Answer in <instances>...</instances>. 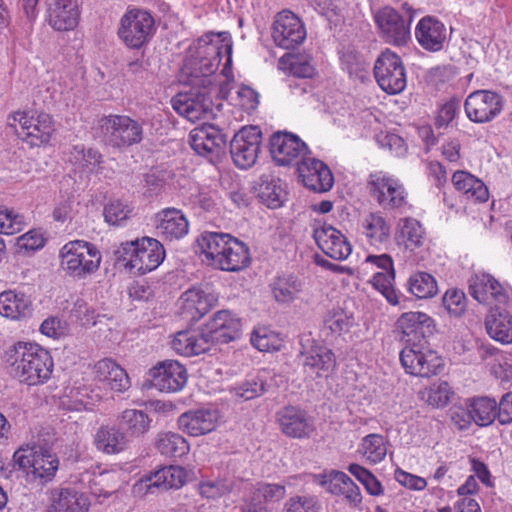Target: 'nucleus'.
Wrapping results in <instances>:
<instances>
[{"label": "nucleus", "instance_id": "f257e3e1", "mask_svg": "<svg viewBox=\"0 0 512 512\" xmlns=\"http://www.w3.org/2000/svg\"><path fill=\"white\" fill-rule=\"evenodd\" d=\"M231 62L230 35L227 32L207 33L190 46L182 71L192 86L216 87L225 98L233 80Z\"/></svg>", "mask_w": 512, "mask_h": 512}, {"label": "nucleus", "instance_id": "f03ea898", "mask_svg": "<svg viewBox=\"0 0 512 512\" xmlns=\"http://www.w3.org/2000/svg\"><path fill=\"white\" fill-rule=\"evenodd\" d=\"M9 373L20 382L38 385L50 379L53 359L50 353L36 343L18 342L6 351Z\"/></svg>", "mask_w": 512, "mask_h": 512}, {"label": "nucleus", "instance_id": "7ed1b4c3", "mask_svg": "<svg viewBox=\"0 0 512 512\" xmlns=\"http://www.w3.org/2000/svg\"><path fill=\"white\" fill-rule=\"evenodd\" d=\"M13 461L25 475L26 482L42 488L52 481L59 467L57 456L39 446H22L13 454Z\"/></svg>", "mask_w": 512, "mask_h": 512}, {"label": "nucleus", "instance_id": "20e7f679", "mask_svg": "<svg viewBox=\"0 0 512 512\" xmlns=\"http://www.w3.org/2000/svg\"><path fill=\"white\" fill-rule=\"evenodd\" d=\"M60 260L61 268L68 276L82 280L98 270L102 256L93 244L75 240L61 248Z\"/></svg>", "mask_w": 512, "mask_h": 512}, {"label": "nucleus", "instance_id": "39448f33", "mask_svg": "<svg viewBox=\"0 0 512 512\" xmlns=\"http://www.w3.org/2000/svg\"><path fill=\"white\" fill-rule=\"evenodd\" d=\"M99 129L106 146L124 150L143 140V123L128 115L110 114L99 120Z\"/></svg>", "mask_w": 512, "mask_h": 512}, {"label": "nucleus", "instance_id": "423d86ee", "mask_svg": "<svg viewBox=\"0 0 512 512\" xmlns=\"http://www.w3.org/2000/svg\"><path fill=\"white\" fill-rule=\"evenodd\" d=\"M8 125L30 147L49 143L55 128L52 117L44 112L17 111L8 116Z\"/></svg>", "mask_w": 512, "mask_h": 512}, {"label": "nucleus", "instance_id": "0eeeda50", "mask_svg": "<svg viewBox=\"0 0 512 512\" xmlns=\"http://www.w3.org/2000/svg\"><path fill=\"white\" fill-rule=\"evenodd\" d=\"M406 15H401L391 6H384L374 12V21L380 37L388 44L405 46L411 39L410 26L414 9L408 3L402 4Z\"/></svg>", "mask_w": 512, "mask_h": 512}, {"label": "nucleus", "instance_id": "6e6552de", "mask_svg": "<svg viewBox=\"0 0 512 512\" xmlns=\"http://www.w3.org/2000/svg\"><path fill=\"white\" fill-rule=\"evenodd\" d=\"M155 31V21L149 12L129 9L120 20L118 36L129 48L139 49L151 40Z\"/></svg>", "mask_w": 512, "mask_h": 512}, {"label": "nucleus", "instance_id": "1a4fd4ad", "mask_svg": "<svg viewBox=\"0 0 512 512\" xmlns=\"http://www.w3.org/2000/svg\"><path fill=\"white\" fill-rule=\"evenodd\" d=\"M400 362L406 373L430 377L438 373L443 366L442 358L425 343L405 344L400 352Z\"/></svg>", "mask_w": 512, "mask_h": 512}, {"label": "nucleus", "instance_id": "9d476101", "mask_svg": "<svg viewBox=\"0 0 512 512\" xmlns=\"http://www.w3.org/2000/svg\"><path fill=\"white\" fill-rule=\"evenodd\" d=\"M367 188L370 195L386 210L400 208L406 204L407 192L399 179L376 171L369 175Z\"/></svg>", "mask_w": 512, "mask_h": 512}, {"label": "nucleus", "instance_id": "9b49d317", "mask_svg": "<svg viewBox=\"0 0 512 512\" xmlns=\"http://www.w3.org/2000/svg\"><path fill=\"white\" fill-rule=\"evenodd\" d=\"M375 79L388 94L402 92L407 84L406 73L400 57L389 49L383 51L374 65Z\"/></svg>", "mask_w": 512, "mask_h": 512}, {"label": "nucleus", "instance_id": "f8f14e48", "mask_svg": "<svg viewBox=\"0 0 512 512\" xmlns=\"http://www.w3.org/2000/svg\"><path fill=\"white\" fill-rule=\"evenodd\" d=\"M505 99L492 90H476L471 92L465 102L464 110L467 118L474 123H489L503 111Z\"/></svg>", "mask_w": 512, "mask_h": 512}, {"label": "nucleus", "instance_id": "ddd939ff", "mask_svg": "<svg viewBox=\"0 0 512 512\" xmlns=\"http://www.w3.org/2000/svg\"><path fill=\"white\" fill-rule=\"evenodd\" d=\"M306 342L300 352L304 374L313 380L327 378L336 366L334 353L314 340L307 339Z\"/></svg>", "mask_w": 512, "mask_h": 512}, {"label": "nucleus", "instance_id": "4468645a", "mask_svg": "<svg viewBox=\"0 0 512 512\" xmlns=\"http://www.w3.org/2000/svg\"><path fill=\"white\" fill-rule=\"evenodd\" d=\"M261 131L256 126L243 127L230 143V153L234 164L247 169L255 164L260 151Z\"/></svg>", "mask_w": 512, "mask_h": 512}, {"label": "nucleus", "instance_id": "2eb2a0df", "mask_svg": "<svg viewBox=\"0 0 512 512\" xmlns=\"http://www.w3.org/2000/svg\"><path fill=\"white\" fill-rule=\"evenodd\" d=\"M308 151L306 144L296 135L277 132L270 138V154L279 166H289L305 159Z\"/></svg>", "mask_w": 512, "mask_h": 512}, {"label": "nucleus", "instance_id": "dca6fc26", "mask_svg": "<svg viewBox=\"0 0 512 512\" xmlns=\"http://www.w3.org/2000/svg\"><path fill=\"white\" fill-rule=\"evenodd\" d=\"M151 385L164 392L180 391L187 383V371L177 360H164L150 368L148 372Z\"/></svg>", "mask_w": 512, "mask_h": 512}, {"label": "nucleus", "instance_id": "f3484780", "mask_svg": "<svg viewBox=\"0 0 512 512\" xmlns=\"http://www.w3.org/2000/svg\"><path fill=\"white\" fill-rule=\"evenodd\" d=\"M186 477V471L180 466L163 467L137 481L133 485V493L144 496L147 493H154L156 489H178L184 485Z\"/></svg>", "mask_w": 512, "mask_h": 512}, {"label": "nucleus", "instance_id": "a211bd4d", "mask_svg": "<svg viewBox=\"0 0 512 512\" xmlns=\"http://www.w3.org/2000/svg\"><path fill=\"white\" fill-rule=\"evenodd\" d=\"M272 37L278 47L294 49L304 41L306 31L301 20L295 14L284 10L275 18Z\"/></svg>", "mask_w": 512, "mask_h": 512}, {"label": "nucleus", "instance_id": "6ab92c4d", "mask_svg": "<svg viewBox=\"0 0 512 512\" xmlns=\"http://www.w3.org/2000/svg\"><path fill=\"white\" fill-rule=\"evenodd\" d=\"M218 293L199 287H192L182 293L178 300L179 313L190 321H197L207 314L218 302Z\"/></svg>", "mask_w": 512, "mask_h": 512}, {"label": "nucleus", "instance_id": "aec40b11", "mask_svg": "<svg viewBox=\"0 0 512 512\" xmlns=\"http://www.w3.org/2000/svg\"><path fill=\"white\" fill-rule=\"evenodd\" d=\"M219 93L218 88H203V92L194 95H178L172 100L173 108L189 121L195 122L208 118L212 113L211 94Z\"/></svg>", "mask_w": 512, "mask_h": 512}, {"label": "nucleus", "instance_id": "412c9836", "mask_svg": "<svg viewBox=\"0 0 512 512\" xmlns=\"http://www.w3.org/2000/svg\"><path fill=\"white\" fill-rule=\"evenodd\" d=\"M313 238L319 249L334 260H345L352 252V245L345 235L331 225L316 226L313 229Z\"/></svg>", "mask_w": 512, "mask_h": 512}, {"label": "nucleus", "instance_id": "4be33fe9", "mask_svg": "<svg viewBox=\"0 0 512 512\" xmlns=\"http://www.w3.org/2000/svg\"><path fill=\"white\" fill-rule=\"evenodd\" d=\"M241 323L229 310H219L213 314L203 329L208 343H229L240 335Z\"/></svg>", "mask_w": 512, "mask_h": 512}, {"label": "nucleus", "instance_id": "5701e85b", "mask_svg": "<svg viewBox=\"0 0 512 512\" xmlns=\"http://www.w3.org/2000/svg\"><path fill=\"white\" fill-rule=\"evenodd\" d=\"M46 21L56 31H71L78 25V0H45Z\"/></svg>", "mask_w": 512, "mask_h": 512}, {"label": "nucleus", "instance_id": "b1692460", "mask_svg": "<svg viewBox=\"0 0 512 512\" xmlns=\"http://www.w3.org/2000/svg\"><path fill=\"white\" fill-rule=\"evenodd\" d=\"M469 293L479 303L492 305L508 299L502 284L488 273H478L469 279Z\"/></svg>", "mask_w": 512, "mask_h": 512}, {"label": "nucleus", "instance_id": "393cba45", "mask_svg": "<svg viewBox=\"0 0 512 512\" xmlns=\"http://www.w3.org/2000/svg\"><path fill=\"white\" fill-rule=\"evenodd\" d=\"M433 319L426 313L410 311L403 313L397 320V328L405 344L425 343L426 336L433 331Z\"/></svg>", "mask_w": 512, "mask_h": 512}, {"label": "nucleus", "instance_id": "a878e982", "mask_svg": "<svg viewBox=\"0 0 512 512\" xmlns=\"http://www.w3.org/2000/svg\"><path fill=\"white\" fill-rule=\"evenodd\" d=\"M299 177L308 189L315 192H326L334 183V178L329 167L315 158L303 159L298 168Z\"/></svg>", "mask_w": 512, "mask_h": 512}, {"label": "nucleus", "instance_id": "bb28decb", "mask_svg": "<svg viewBox=\"0 0 512 512\" xmlns=\"http://www.w3.org/2000/svg\"><path fill=\"white\" fill-rule=\"evenodd\" d=\"M415 37L424 50L438 52L444 48L448 32L442 21L433 16H425L415 27Z\"/></svg>", "mask_w": 512, "mask_h": 512}, {"label": "nucleus", "instance_id": "cd10ccee", "mask_svg": "<svg viewBox=\"0 0 512 512\" xmlns=\"http://www.w3.org/2000/svg\"><path fill=\"white\" fill-rule=\"evenodd\" d=\"M233 236L222 232H204L197 238V248L202 261L217 269L220 257H224Z\"/></svg>", "mask_w": 512, "mask_h": 512}, {"label": "nucleus", "instance_id": "c85d7f7f", "mask_svg": "<svg viewBox=\"0 0 512 512\" xmlns=\"http://www.w3.org/2000/svg\"><path fill=\"white\" fill-rule=\"evenodd\" d=\"M192 149L202 156H217L224 143L222 133L211 124L195 127L189 134Z\"/></svg>", "mask_w": 512, "mask_h": 512}, {"label": "nucleus", "instance_id": "c756f323", "mask_svg": "<svg viewBox=\"0 0 512 512\" xmlns=\"http://www.w3.org/2000/svg\"><path fill=\"white\" fill-rule=\"evenodd\" d=\"M218 413L211 409L190 410L178 418L180 430L190 436L198 437L212 432L217 425Z\"/></svg>", "mask_w": 512, "mask_h": 512}, {"label": "nucleus", "instance_id": "7c9ffc66", "mask_svg": "<svg viewBox=\"0 0 512 512\" xmlns=\"http://www.w3.org/2000/svg\"><path fill=\"white\" fill-rule=\"evenodd\" d=\"M281 431L288 437H308L314 430L313 423L307 414L294 406H288L277 413Z\"/></svg>", "mask_w": 512, "mask_h": 512}, {"label": "nucleus", "instance_id": "2f4dec72", "mask_svg": "<svg viewBox=\"0 0 512 512\" xmlns=\"http://www.w3.org/2000/svg\"><path fill=\"white\" fill-rule=\"evenodd\" d=\"M165 258L163 245L150 237L140 238L137 254L132 260V269L140 274H146L156 269Z\"/></svg>", "mask_w": 512, "mask_h": 512}, {"label": "nucleus", "instance_id": "473e14b6", "mask_svg": "<svg viewBox=\"0 0 512 512\" xmlns=\"http://www.w3.org/2000/svg\"><path fill=\"white\" fill-rule=\"evenodd\" d=\"M95 378L105 383L112 391L124 392L130 387L126 371L109 358L99 360L93 367Z\"/></svg>", "mask_w": 512, "mask_h": 512}, {"label": "nucleus", "instance_id": "72a5a7b5", "mask_svg": "<svg viewBox=\"0 0 512 512\" xmlns=\"http://www.w3.org/2000/svg\"><path fill=\"white\" fill-rule=\"evenodd\" d=\"M156 229L166 239H180L187 235L189 223L180 210L168 208L157 214Z\"/></svg>", "mask_w": 512, "mask_h": 512}, {"label": "nucleus", "instance_id": "f704fd0d", "mask_svg": "<svg viewBox=\"0 0 512 512\" xmlns=\"http://www.w3.org/2000/svg\"><path fill=\"white\" fill-rule=\"evenodd\" d=\"M88 498L73 489L60 488L50 492V509L54 512H87Z\"/></svg>", "mask_w": 512, "mask_h": 512}, {"label": "nucleus", "instance_id": "c9c22d12", "mask_svg": "<svg viewBox=\"0 0 512 512\" xmlns=\"http://www.w3.org/2000/svg\"><path fill=\"white\" fill-rule=\"evenodd\" d=\"M32 302L23 292L7 290L0 293V315L7 319L19 320L30 316Z\"/></svg>", "mask_w": 512, "mask_h": 512}, {"label": "nucleus", "instance_id": "e433bc0d", "mask_svg": "<svg viewBox=\"0 0 512 512\" xmlns=\"http://www.w3.org/2000/svg\"><path fill=\"white\" fill-rule=\"evenodd\" d=\"M425 240V229L417 219L406 217L399 220L396 241L400 247L409 252H414L423 246Z\"/></svg>", "mask_w": 512, "mask_h": 512}, {"label": "nucleus", "instance_id": "4c0bfd02", "mask_svg": "<svg viewBox=\"0 0 512 512\" xmlns=\"http://www.w3.org/2000/svg\"><path fill=\"white\" fill-rule=\"evenodd\" d=\"M361 232L370 245L380 247L389 241L391 226L380 212H371L363 217Z\"/></svg>", "mask_w": 512, "mask_h": 512}, {"label": "nucleus", "instance_id": "58836bf2", "mask_svg": "<svg viewBox=\"0 0 512 512\" xmlns=\"http://www.w3.org/2000/svg\"><path fill=\"white\" fill-rule=\"evenodd\" d=\"M208 338L204 331L186 330L176 333L171 341V348L183 356H194L209 349Z\"/></svg>", "mask_w": 512, "mask_h": 512}, {"label": "nucleus", "instance_id": "ea45409f", "mask_svg": "<svg viewBox=\"0 0 512 512\" xmlns=\"http://www.w3.org/2000/svg\"><path fill=\"white\" fill-rule=\"evenodd\" d=\"M128 436L115 426H101L94 435L96 448L104 454H118L127 448Z\"/></svg>", "mask_w": 512, "mask_h": 512}, {"label": "nucleus", "instance_id": "a19ab883", "mask_svg": "<svg viewBox=\"0 0 512 512\" xmlns=\"http://www.w3.org/2000/svg\"><path fill=\"white\" fill-rule=\"evenodd\" d=\"M488 335L502 343H512V315L503 309H492L485 319Z\"/></svg>", "mask_w": 512, "mask_h": 512}, {"label": "nucleus", "instance_id": "79ce46f5", "mask_svg": "<svg viewBox=\"0 0 512 512\" xmlns=\"http://www.w3.org/2000/svg\"><path fill=\"white\" fill-rule=\"evenodd\" d=\"M452 183L467 199L475 202H486L489 199V191L484 182L467 171H456L452 176Z\"/></svg>", "mask_w": 512, "mask_h": 512}, {"label": "nucleus", "instance_id": "37998d69", "mask_svg": "<svg viewBox=\"0 0 512 512\" xmlns=\"http://www.w3.org/2000/svg\"><path fill=\"white\" fill-rule=\"evenodd\" d=\"M251 257L246 244L234 237L224 257H220L217 269L238 272L249 266Z\"/></svg>", "mask_w": 512, "mask_h": 512}, {"label": "nucleus", "instance_id": "c03bdc74", "mask_svg": "<svg viewBox=\"0 0 512 512\" xmlns=\"http://www.w3.org/2000/svg\"><path fill=\"white\" fill-rule=\"evenodd\" d=\"M68 160L75 166V170L92 174L100 172L103 157L93 148L85 149L82 145H76L70 151Z\"/></svg>", "mask_w": 512, "mask_h": 512}, {"label": "nucleus", "instance_id": "a18cd8bd", "mask_svg": "<svg viewBox=\"0 0 512 512\" xmlns=\"http://www.w3.org/2000/svg\"><path fill=\"white\" fill-rule=\"evenodd\" d=\"M151 419L142 410L126 409L118 416L121 428L126 431L127 436L139 437L150 429Z\"/></svg>", "mask_w": 512, "mask_h": 512}, {"label": "nucleus", "instance_id": "49530a36", "mask_svg": "<svg viewBox=\"0 0 512 512\" xmlns=\"http://www.w3.org/2000/svg\"><path fill=\"white\" fill-rule=\"evenodd\" d=\"M302 289V280L293 274L280 275L272 283L273 297L279 303L293 301Z\"/></svg>", "mask_w": 512, "mask_h": 512}, {"label": "nucleus", "instance_id": "de8ad7c7", "mask_svg": "<svg viewBox=\"0 0 512 512\" xmlns=\"http://www.w3.org/2000/svg\"><path fill=\"white\" fill-rule=\"evenodd\" d=\"M157 450L166 457L179 458L189 452L186 439L175 432H161L156 438Z\"/></svg>", "mask_w": 512, "mask_h": 512}, {"label": "nucleus", "instance_id": "09e8293b", "mask_svg": "<svg viewBox=\"0 0 512 512\" xmlns=\"http://www.w3.org/2000/svg\"><path fill=\"white\" fill-rule=\"evenodd\" d=\"M357 451L367 462L377 464L386 457L387 442L380 434H369L362 439Z\"/></svg>", "mask_w": 512, "mask_h": 512}, {"label": "nucleus", "instance_id": "8fccbe9b", "mask_svg": "<svg viewBox=\"0 0 512 512\" xmlns=\"http://www.w3.org/2000/svg\"><path fill=\"white\" fill-rule=\"evenodd\" d=\"M469 407L473 416V421L479 426L490 425L497 413V403L489 397H478L469 400Z\"/></svg>", "mask_w": 512, "mask_h": 512}, {"label": "nucleus", "instance_id": "3c124183", "mask_svg": "<svg viewBox=\"0 0 512 512\" xmlns=\"http://www.w3.org/2000/svg\"><path fill=\"white\" fill-rule=\"evenodd\" d=\"M259 196L269 208H278L282 205L286 192L280 179L261 178Z\"/></svg>", "mask_w": 512, "mask_h": 512}, {"label": "nucleus", "instance_id": "603ef678", "mask_svg": "<svg viewBox=\"0 0 512 512\" xmlns=\"http://www.w3.org/2000/svg\"><path fill=\"white\" fill-rule=\"evenodd\" d=\"M409 291L420 299L433 297L438 292L435 278L426 272H416L408 281Z\"/></svg>", "mask_w": 512, "mask_h": 512}, {"label": "nucleus", "instance_id": "864d4df0", "mask_svg": "<svg viewBox=\"0 0 512 512\" xmlns=\"http://www.w3.org/2000/svg\"><path fill=\"white\" fill-rule=\"evenodd\" d=\"M267 391L266 380L261 376L257 375L251 379H247L230 389L231 394L243 401L252 400L263 395Z\"/></svg>", "mask_w": 512, "mask_h": 512}, {"label": "nucleus", "instance_id": "5fc2aeb1", "mask_svg": "<svg viewBox=\"0 0 512 512\" xmlns=\"http://www.w3.org/2000/svg\"><path fill=\"white\" fill-rule=\"evenodd\" d=\"M422 399L433 407L446 406L453 396V391L450 385L445 382L433 383L421 392Z\"/></svg>", "mask_w": 512, "mask_h": 512}, {"label": "nucleus", "instance_id": "6e6d98bb", "mask_svg": "<svg viewBox=\"0 0 512 512\" xmlns=\"http://www.w3.org/2000/svg\"><path fill=\"white\" fill-rule=\"evenodd\" d=\"M394 277V269L389 271H377L374 273L371 283L390 304L397 305L399 299L392 284Z\"/></svg>", "mask_w": 512, "mask_h": 512}, {"label": "nucleus", "instance_id": "4d7b16f0", "mask_svg": "<svg viewBox=\"0 0 512 512\" xmlns=\"http://www.w3.org/2000/svg\"><path fill=\"white\" fill-rule=\"evenodd\" d=\"M25 225V218L22 214L8 207H0V234L19 233Z\"/></svg>", "mask_w": 512, "mask_h": 512}, {"label": "nucleus", "instance_id": "13d9d810", "mask_svg": "<svg viewBox=\"0 0 512 512\" xmlns=\"http://www.w3.org/2000/svg\"><path fill=\"white\" fill-rule=\"evenodd\" d=\"M255 495L264 503H274L282 500L286 495V487L280 483L258 482L254 486Z\"/></svg>", "mask_w": 512, "mask_h": 512}, {"label": "nucleus", "instance_id": "bf43d9fd", "mask_svg": "<svg viewBox=\"0 0 512 512\" xmlns=\"http://www.w3.org/2000/svg\"><path fill=\"white\" fill-rule=\"evenodd\" d=\"M319 509L317 498L310 495L293 496L284 505V512H319Z\"/></svg>", "mask_w": 512, "mask_h": 512}, {"label": "nucleus", "instance_id": "052dcab7", "mask_svg": "<svg viewBox=\"0 0 512 512\" xmlns=\"http://www.w3.org/2000/svg\"><path fill=\"white\" fill-rule=\"evenodd\" d=\"M251 343L259 351H270L279 348V339L277 336L264 327L253 330Z\"/></svg>", "mask_w": 512, "mask_h": 512}, {"label": "nucleus", "instance_id": "680f3d73", "mask_svg": "<svg viewBox=\"0 0 512 512\" xmlns=\"http://www.w3.org/2000/svg\"><path fill=\"white\" fill-rule=\"evenodd\" d=\"M443 306L452 316L462 315L466 309V296L463 291L450 289L443 296Z\"/></svg>", "mask_w": 512, "mask_h": 512}, {"label": "nucleus", "instance_id": "e2e57ef3", "mask_svg": "<svg viewBox=\"0 0 512 512\" xmlns=\"http://www.w3.org/2000/svg\"><path fill=\"white\" fill-rule=\"evenodd\" d=\"M232 490V486L225 480H208L199 484V493L202 497L216 500Z\"/></svg>", "mask_w": 512, "mask_h": 512}, {"label": "nucleus", "instance_id": "0e129e2a", "mask_svg": "<svg viewBox=\"0 0 512 512\" xmlns=\"http://www.w3.org/2000/svg\"><path fill=\"white\" fill-rule=\"evenodd\" d=\"M324 324L332 333L341 334L349 329L352 318L343 310H332L326 315Z\"/></svg>", "mask_w": 512, "mask_h": 512}, {"label": "nucleus", "instance_id": "69168bd1", "mask_svg": "<svg viewBox=\"0 0 512 512\" xmlns=\"http://www.w3.org/2000/svg\"><path fill=\"white\" fill-rule=\"evenodd\" d=\"M45 238L40 231L30 230L17 238L16 247L19 252H33L43 248Z\"/></svg>", "mask_w": 512, "mask_h": 512}, {"label": "nucleus", "instance_id": "338daca9", "mask_svg": "<svg viewBox=\"0 0 512 512\" xmlns=\"http://www.w3.org/2000/svg\"><path fill=\"white\" fill-rule=\"evenodd\" d=\"M131 210L121 201H111L104 208V217L106 222L112 225H119L126 220Z\"/></svg>", "mask_w": 512, "mask_h": 512}, {"label": "nucleus", "instance_id": "774afa93", "mask_svg": "<svg viewBox=\"0 0 512 512\" xmlns=\"http://www.w3.org/2000/svg\"><path fill=\"white\" fill-rule=\"evenodd\" d=\"M139 242L140 239L121 243L114 252L117 261L125 262V266L132 269V260L137 254Z\"/></svg>", "mask_w": 512, "mask_h": 512}]
</instances>
